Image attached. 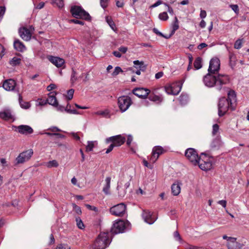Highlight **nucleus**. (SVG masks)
Returning <instances> with one entry per match:
<instances>
[{"mask_svg": "<svg viewBox=\"0 0 249 249\" xmlns=\"http://www.w3.org/2000/svg\"><path fill=\"white\" fill-rule=\"evenodd\" d=\"M47 130L51 131L52 133H56V132L61 131V130L56 126H52L48 129Z\"/></svg>", "mask_w": 249, "mask_h": 249, "instance_id": "53", "label": "nucleus"}, {"mask_svg": "<svg viewBox=\"0 0 249 249\" xmlns=\"http://www.w3.org/2000/svg\"><path fill=\"white\" fill-rule=\"evenodd\" d=\"M231 108L230 104L225 97H222L219 99L218 104V115L220 117L223 116Z\"/></svg>", "mask_w": 249, "mask_h": 249, "instance_id": "9", "label": "nucleus"}, {"mask_svg": "<svg viewBox=\"0 0 249 249\" xmlns=\"http://www.w3.org/2000/svg\"><path fill=\"white\" fill-rule=\"evenodd\" d=\"M70 22H72V23H74L75 24H80L82 25H83L84 24V22L83 21L78 20V19H71V20H70Z\"/></svg>", "mask_w": 249, "mask_h": 249, "instance_id": "61", "label": "nucleus"}, {"mask_svg": "<svg viewBox=\"0 0 249 249\" xmlns=\"http://www.w3.org/2000/svg\"><path fill=\"white\" fill-rule=\"evenodd\" d=\"M196 165H198L199 168L204 171L209 170L212 168V161L208 159L203 160L201 157L199 158Z\"/></svg>", "mask_w": 249, "mask_h": 249, "instance_id": "14", "label": "nucleus"}, {"mask_svg": "<svg viewBox=\"0 0 249 249\" xmlns=\"http://www.w3.org/2000/svg\"><path fill=\"white\" fill-rule=\"evenodd\" d=\"M2 86L6 90H13L16 86V82L11 79H8L3 82Z\"/></svg>", "mask_w": 249, "mask_h": 249, "instance_id": "21", "label": "nucleus"}, {"mask_svg": "<svg viewBox=\"0 0 249 249\" xmlns=\"http://www.w3.org/2000/svg\"><path fill=\"white\" fill-rule=\"evenodd\" d=\"M14 47L16 50L23 52L26 50V47L23 43L18 39H15L14 42Z\"/></svg>", "mask_w": 249, "mask_h": 249, "instance_id": "23", "label": "nucleus"}, {"mask_svg": "<svg viewBox=\"0 0 249 249\" xmlns=\"http://www.w3.org/2000/svg\"><path fill=\"white\" fill-rule=\"evenodd\" d=\"M73 93L74 90L73 89H71L67 91V98L68 100H70L72 98Z\"/></svg>", "mask_w": 249, "mask_h": 249, "instance_id": "48", "label": "nucleus"}, {"mask_svg": "<svg viewBox=\"0 0 249 249\" xmlns=\"http://www.w3.org/2000/svg\"><path fill=\"white\" fill-rule=\"evenodd\" d=\"M77 80V73L75 71L72 69L71 75V81L72 84H74Z\"/></svg>", "mask_w": 249, "mask_h": 249, "instance_id": "43", "label": "nucleus"}, {"mask_svg": "<svg viewBox=\"0 0 249 249\" xmlns=\"http://www.w3.org/2000/svg\"><path fill=\"white\" fill-rule=\"evenodd\" d=\"M47 102L48 104L53 106L57 105V101L55 97V94L53 92H51L48 95V97L47 99Z\"/></svg>", "mask_w": 249, "mask_h": 249, "instance_id": "24", "label": "nucleus"}, {"mask_svg": "<svg viewBox=\"0 0 249 249\" xmlns=\"http://www.w3.org/2000/svg\"><path fill=\"white\" fill-rule=\"evenodd\" d=\"M130 229V223L127 220H118L114 221L111 228L112 233H123Z\"/></svg>", "mask_w": 249, "mask_h": 249, "instance_id": "3", "label": "nucleus"}, {"mask_svg": "<svg viewBox=\"0 0 249 249\" xmlns=\"http://www.w3.org/2000/svg\"><path fill=\"white\" fill-rule=\"evenodd\" d=\"M142 163H143V164L144 166L150 169H153V165L152 164H151V163H149L148 162V161L145 160V159H143V160H142Z\"/></svg>", "mask_w": 249, "mask_h": 249, "instance_id": "51", "label": "nucleus"}, {"mask_svg": "<svg viewBox=\"0 0 249 249\" xmlns=\"http://www.w3.org/2000/svg\"><path fill=\"white\" fill-rule=\"evenodd\" d=\"M181 183L178 181L174 182L171 186L172 193L174 196H178L180 193Z\"/></svg>", "mask_w": 249, "mask_h": 249, "instance_id": "22", "label": "nucleus"}, {"mask_svg": "<svg viewBox=\"0 0 249 249\" xmlns=\"http://www.w3.org/2000/svg\"><path fill=\"white\" fill-rule=\"evenodd\" d=\"M59 165L56 160H50L46 163V166L48 168L57 167Z\"/></svg>", "mask_w": 249, "mask_h": 249, "instance_id": "38", "label": "nucleus"}, {"mask_svg": "<svg viewBox=\"0 0 249 249\" xmlns=\"http://www.w3.org/2000/svg\"><path fill=\"white\" fill-rule=\"evenodd\" d=\"M133 63L136 68L140 69V70H142V71H144L146 68V66L142 61H139V60H135L134 61Z\"/></svg>", "mask_w": 249, "mask_h": 249, "instance_id": "32", "label": "nucleus"}, {"mask_svg": "<svg viewBox=\"0 0 249 249\" xmlns=\"http://www.w3.org/2000/svg\"><path fill=\"white\" fill-rule=\"evenodd\" d=\"M53 1L59 8H61L64 6L63 0H53Z\"/></svg>", "mask_w": 249, "mask_h": 249, "instance_id": "44", "label": "nucleus"}, {"mask_svg": "<svg viewBox=\"0 0 249 249\" xmlns=\"http://www.w3.org/2000/svg\"><path fill=\"white\" fill-rule=\"evenodd\" d=\"M163 4L167 8V11L169 12V13L171 15H173L174 13L173 8L167 3L164 2Z\"/></svg>", "mask_w": 249, "mask_h": 249, "instance_id": "52", "label": "nucleus"}, {"mask_svg": "<svg viewBox=\"0 0 249 249\" xmlns=\"http://www.w3.org/2000/svg\"><path fill=\"white\" fill-rule=\"evenodd\" d=\"M54 107H56L57 110H58L59 111H61V112H63L64 111H66V107H65L63 106L59 105L58 103H57V105H56Z\"/></svg>", "mask_w": 249, "mask_h": 249, "instance_id": "56", "label": "nucleus"}, {"mask_svg": "<svg viewBox=\"0 0 249 249\" xmlns=\"http://www.w3.org/2000/svg\"><path fill=\"white\" fill-rule=\"evenodd\" d=\"M153 31L154 33H155L156 35H159L160 36H163L165 38H167V37H165L163 36V35L160 32L157 28H153Z\"/></svg>", "mask_w": 249, "mask_h": 249, "instance_id": "62", "label": "nucleus"}, {"mask_svg": "<svg viewBox=\"0 0 249 249\" xmlns=\"http://www.w3.org/2000/svg\"><path fill=\"white\" fill-rule=\"evenodd\" d=\"M149 99L150 101L157 102V103H160L163 100L161 95H157L154 93H152L149 95Z\"/></svg>", "mask_w": 249, "mask_h": 249, "instance_id": "29", "label": "nucleus"}, {"mask_svg": "<svg viewBox=\"0 0 249 249\" xmlns=\"http://www.w3.org/2000/svg\"><path fill=\"white\" fill-rule=\"evenodd\" d=\"M125 211L126 205L123 203L115 205L110 209V212L112 214L119 216H123Z\"/></svg>", "mask_w": 249, "mask_h": 249, "instance_id": "10", "label": "nucleus"}, {"mask_svg": "<svg viewBox=\"0 0 249 249\" xmlns=\"http://www.w3.org/2000/svg\"><path fill=\"white\" fill-rule=\"evenodd\" d=\"M18 132L21 134L28 135L33 133V128L28 125H20L17 127Z\"/></svg>", "mask_w": 249, "mask_h": 249, "instance_id": "19", "label": "nucleus"}, {"mask_svg": "<svg viewBox=\"0 0 249 249\" xmlns=\"http://www.w3.org/2000/svg\"><path fill=\"white\" fill-rule=\"evenodd\" d=\"M109 233L106 232H101L93 245L94 249H105L109 246L111 243Z\"/></svg>", "mask_w": 249, "mask_h": 249, "instance_id": "2", "label": "nucleus"}, {"mask_svg": "<svg viewBox=\"0 0 249 249\" xmlns=\"http://www.w3.org/2000/svg\"><path fill=\"white\" fill-rule=\"evenodd\" d=\"M150 92L149 89L142 88H136L132 90V93L134 95L141 98H146Z\"/></svg>", "mask_w": 249, "mask_h": 249, "instance_id": "15", "label": "nucleus"}, {"mask_svg": "<svg viewBox=\"0 0 249 249\" xmlns=\"http://www.w3.org/2000/svg\"><path fill=\"white\" fill-rule=\"evenodd\" d=\"M185 155L187 159L195 165L197 164V161L200 158L199 157L196 149L192 148H188L185 151Z\"/></svg>", "mask_w": 249, "mask_h": 249, "instance_id": "7", "label": "nucleus"}, {"mask_svg": "<svg viewBox=\"0 0 249 249\" xmlns=\"http://www.w3.org/2000/svg\"><path fill=\"white\" fill-rule=\"evenodd\" d=\"M210 73L207 74L203 77L204 85L209 88L215 86L216 89L219 91H226L227 90V85L230 83V78L227 75Z\"/></svg>", "mask_w": 249, "mask_h": 249, "instance_id": "1", "label": "nucleus"}, {"mask_svg": "<svg viewBox=\"0 0 249 249\" xmlns=\"http://www.w3.org/2000/svg\"><path fill=\"white\" fill-rule=\"evenodd\" d=\"M228 89L227 91H228V98L227 99V101L230 104L231 108V110L234 109V105L236 102V96L234 91L232 90H228L229 89ZM223 92V91H221ZM226 92L224 91V92Z\"/></svg>", "mask_w": 249, "mask_h": 249, "instance_id": "17", "label": "nucleus"}, {"mask_svg": "<svg viewBox=\"0 0 249 249\" xmlns=\"http://www.w3.org/2000/svg\"><path fill=\"white\" fill-rule=\"evenodd\" d=\"M242 39H237L234 45V48L236 49H239L242 47Z\"/></svg>", "mask_w": 249, "mask_h": 249, "instance_id": "46", "label": "nucleus"}, {"mask_svg": "<svg viewBox=\"0 0 249 249\" xmlns=\"http://www.w3.org/2000/svg\"><path fill=\"white\" fill-rule=\"evenodd\" d=\"M219 130V126L217 124H214L213 126L212 134L213 135H216Z\"/></svg>", "mask_w": 249, "mask_h": 249, "instance_id": "49", "label": "nucleus"}, {"mask_svg": "<svg viewBox=\"0 0 249 249\" xmlns=\"http://www.w3.org/2000/svg\"><path fill=\"white\" fill-rule=\"evenodd\" d=\"M76 225L80 229H83L85 228L84 224H83L81 219L79 217H76L75 218Z\"/></svg>", "mask_w": 249, "mask_h": 249, "instance_id": "39", "label": "nucleus"}, {"mask_svg": "<svg viewBox=\"0 0 249 249\" xmlns=\"http://www.w3.org/2000/svg\"><path fill=\"white\" fill-rule=\"evenodd\" d=\"M108 0H100V5L101 7L105 9L107 6Z\"/></svg>", "mask_w": 249, "mask_h": 249, "instance_id": "60", "label": "nucleus"}, {"mask_svg": "<svg viewBox=\"0 0 249 249\" xmlns=\"http://www.w3.org/2000/svg\"><path fill=\"white\" fill-rule=\"evenodd\" d=\"M71 13L73 17L76 18H80L87 20L90 19V16L89 14L80 6H72L71 8Z\"/></svg>", "mask_w": 249, "mask_h": 249, "instance_id": "4", "label": "nucleus"}, {"mask_svg": "<svg viewBox=\"0 0 249 249\" xmlns=\"http://www.w3.org/2000/svg\"><path fill=\"white\" fill-rule=\"evenodd\" d=\"M220 62L219 58L214 57L211 59L209 63L208 72L216 73L220 69Z\"/></svg>", "mask_w": 249, "mask_h": 249, "instance_id": "12", "label": "nucleus"}, {"mask_svg": "<svg viewBox=\"0 0 249 249\" xmlns=\"http://www.w3.org/2000/svg\"><path fill=\"white\" fill-rule=\"evenodd\" d=\"M122 72L123 70H122V69L120 67L117 66L115 68V69L112 73V75L113 76H115L119 74L120 72Z\"/></svg>", "mask_w": 249, "mask_h": 249, "instance_id": "45", "label": "nucleus"}, {"mask_svg": "<svg viewBox=\"0 0 249 249\" xmlns=\"http://www.w3.org/2000/svg\"><path fill=\"white\" fill-rule=\"evenodd\" d=\"M243 245L236 242V238L232 237L227 243L228 249H236V248H242Z\"/></svg>", "mask_w": 249, "mask_h": 249, "instance_id": "20", "label": "nucleus"}, {"mask_svg": "<svg viewBox=\"0 0 249 249\" xmlns=\"http://www.w3.org/2000/svg\"><path fill=\"white\" fill-rule=\"evenodd\" d=\"M34 153L32 149L22 152L20 153L15 160V165L22 164L30 159Z\"/></svg>", "mask_w": 249, "mask_h": 249, "instance_id": "6", "label": "nucleus"}, {"mask_svg": "<svg viewBox=\"0 0 249 249\" xmlns=\"http://www.w3.org/2000/svg\"><path fill=\"white\" fill-rule=\"evenodd\" d=\"M97 144V141H88V144L86 147V150L87 152H90L93 150L95 144Z\"/></svg>", "mask_w": 249, "mask_h": 249, "instance_id": "34", "label": "nucleus"}, {"mask_svg": "<svg viewBox=\"0 0 249 249\" xmlns=\"http://www.w3.org/2000/svg\"><path fill=\"white\" fill-rule=\"evenodd\" d=\"M106 21L107 22V23H108V24L109 25V26L110 27V28L113 30V31H115L116 30V26H115V24H114V22L112 20V19H111V18H109L108 17H107L106 18Z\"/></svg>", "mask_w": 249, "mask_h": 249, "instance_id": "42", "label": "nucleus"}, {"mask_svg": "<svg viewBox=\"0 0 249 249\" xmlns=\"http://www.w3.org/2000/svg\"><path fill=\"white\" fill-rule=\"evenodd\" d=\"M174 89L173 87H172V84L167 85L164 87L165 91L168 94L176 95L179 93V89H178V90L173 91Z\"/></svg>", "mask_w": 249, "mask_h": 249, "instance_id": "27", "label": "nucleus"}, {"mask_svg": "<svg viewBox=\"0 0 249 249\" xmlns=\"http://www.w3.org/2000/svg\"><path fill=\"white\" fill-rule=\"evenodd\" d=\"M231 9L235 13H238L239 11L238 6L236 4H231L230 5Z\"/></svg>", "mask_w": 249, "mask_h": 249, "instance_id": "59", "label": "nucleus"}, {"mask_svg": "<svg viewBox=\"0 0 249 249\" xmlns=\"http://www.w3.org/2000/svg\"><path fill=\"white\" fill-rule=\"evenodd\" d=\"M18 102L20 107L23 109H27L31 107L30 104L29 102L23 101L22 97L19 93H18Z\"/></svg>", "mask_w": 249, "mask_h": 249, "instance_id": "28", "label": "nucleus"}, {"mask_svg": "<svg viewBox=\"0 0 249 249\" xmlns=\"http://www.w3.org/2000/svg\"><path fill=\"white\" fill-rule=\"evenodd\" d=\"M163 153V148L160 146H155L153 148L152 155L149 159L150 162L155 163L158 159L160 155Z\"/></svg>", "mask_w": 249, "mask_h": 249, "instance_id": "13", "label": "nucleus"}, {"mask_svg": "<svg viewBox=\"0 0 249 249\" xmlns=\"http://www.w3.org/2000/svg\"><path fill=\"white\" fill-rule=\"evenodd\" d=\"M162 3V2L161 0H158L156 2H155L153 4H152L150 6V7L151 8H155V7H156L158 6L159 5L161 4Z\"/></svg>", "mask_w": 249, "mask_h": 249, "instance_id": "64", "label": "nucleus"}, {"mask_svg": "<svg viewBox=\"0 0 249 249\" xmlns=\"http://www.w3.org/2000/svg\"><path fill=\"white\" fill-rule=\"evenodd\" d=\"M194 67L196 70H199L202 67V59L200 57H197L194 63Z\"/></svg>", "mask_w": 249, "mask_h": 249, "instance_id": "37", "label": "nucleus"}, {"mask_svg": "<svg viewBox=\"0 0 249 249\" xmlns=\"http://www.w3.org/2000/svg\"><path fill=\"white\" fill-rule=\"evenodd\" d=\"M95 114L98 115H101L107 118H109L111 116L110 111L108 109L98 111L96 112Z\"/></svg>", "mask_w": 249, "mask_h": 249, "instance_id": "31", "label": "nucleus"}, {"mask_svg": "<svg viewBox=\"0 0 249 249\" xmlns=\"http://www.w3.org/2000/svg\"><path fill=\"white\" fill-rule=\"evenodd\" d=\"M69 105L68 104L66 107V112L67 113H70V114H77L78 112L75 109H70L68 107Z\"/></svg>", "mask_w": 249, "mask_h": 249, "instance_id": "57", "label": "nucleus"}, {"mask_svg": "<svg viewBox=\"0 0 249 249\" xmlns=\"http://www.w3.org/2000/svg\"><path fill=\"white\" fill-rule=\"evenodd\" d=\"M110 181H111V178L110 177H107L105 179L106 184L105 185L103 189V192L106 195H109V189L110 187Z\"/></svg>", "mask_w": 249, "mask_h": 249, "instance_id": "26", "label": "nucleus"}, {"mask_svg": "<svg viewBox=\"0 0 249 249\" xmlns=\"http://www.w3.org/2000/svg\"><path fill=\"white\" fill-rule=\"evenodd\" d=\"M172 87H173L174 88L173 91L178 90V88H179V92L181 89V86L179 84L173 83L172 84Z\"/></svg>", "mask_w": 249, "mask_h": 249, "instance_id": "55", "label": "nucleus"}, {"mask_svg": "<svg viewBox=\"0 0 249 249\" xmlns=\"http://www.w3.org/2000/svg\"><path fill=\"white\" fill-rule=\"evenodd\" d=\"M116 5L118 7H123L124 5V0H115Z\"/></svg>", "mask_w": 249, "mask_h": 249, "instance_id": "58", "label": "nucleus"}, {"mask_svg": "<svg viewBox=\"0 0 249 249\" xmlns=\"http://www.w3.org/2000/svg\"><path fill=\"white\" fill-rule=\"evenodd\" d=\"M0 118L6 121H8L13 119V116L10 110H5L0 112Z\"/></svg>", "mask_w": 249, "mask_h": 249, "instance_id": "25", "label": "nucleus"}, {"mask_svg": "<svg viewBox=\"0 0 249 249\" xmlns=\"http://www.w3.org/2000/svg\"><path fill=\"white\" fill-rule=\"evenodd\" d=\"M6 11V7L5 6H0V22L2 19Z\"/></svg>", "mask_w": 249, "mask_h": 249, "instance_id": "47", "label": "nucleus"}, {"mask_svg": "<svg viewBox=\"0 0 249 249\" xmlns=\"http://www.w3.org/2000/svg\"><path fill=\"white\" fill-rule=\"evenodd\" d=\"M35 29L33 26H30L29 28L26 27H21L18 30L20 36L24 40L29 41L32 36V35Z\"/></svg>", "mask_w": 249, "mask_h": 249, "instance_id": "8", "label": "nucleus"}, {"mask_svg": "<svg viewBox=\"0 0 249 249\" xmlns=\"http://www.w3.org/2000/svg\"><path fill=\"white\" fill-rule=\"evenodd\" d=\"M21 59L17 57H14L9 61V64L12 66H16L20 64Z\"/></svg>", "mask_w": 249, "mask_h": 249, "instance_id": "36", "label": "nucleus"}, {"mask_svg": "<svg viewBox=\"0 0 249 249\" xmlns=\"http://www.w3.org/2000/svg\"><path fill=\"white\" fill-rule=\"evenodd\" d=\"M188 99L189 97L187 94H182L179 98V103L182 106L185 105L187 103Z\"/></svg>", "mask_w": 249, "mask_h": 249, "instance_id": "35", "label": "nucleus"}, {"mask_svg": "<svg viewBox=\"0 0 249 249\" xmlns=\"http://www.w3.org/2000/svg\"><path fill=\"white\" fill-rule=\"evenodd\" d=\"M172 31L171 33V35H173L178 28H179V23L178 20L177 18V17H175L174 21L172 25Z\"/></svg>", "mask_w": 249, "mask_h": 249, "instance_id": "33", "label": "nucleus"}, {"mask_svg": "<svg viewBox=\"0 0 249 249\" xmlns=\"http://www.w3.org/2000/svg\"><path fill=\"white\" fill-rule=\"evenodd\" d=\"M48 59L57 68L61 67L65 63V60L59 57L49 55Z\"/></svg>", "mask_w": 249, "mask_h": 249, "instance_id": "18", "label": "nucleus"}, {"mask_svg": "<svg viewBox=\"0 0 249 249\" xmlns=\"http://www.w3.org/2000/svg\"><path fill=\"white\" fill-rule=\"evenodd\" d=\"M132 101L130 97L128 96H122L118 99V105L122 112L126 111L131 105Z\"/></svg>", "mask_w": 249, "mask_h": 249, "instance_id": "5", "label": "nucleus"}, {"mask_svg": "<svg viewBox=\"0 0 249 249\" xmlns=\"http://www.w3.org/2000/svg\"><path fill=\"white\" fill-rule=\"evenodd\" d=\"M125 141V137L121 135H118L107 138L106 142L107 143L112 142L115 146H120Z\"/></svg>", "mask_w": 249, "mask_h": 249, "instance_id": "11", "label": "nucleus"}, {"mask_svg": "<svg viewBox=\"0 0 249 249\" xmlns=\"http://www.w3.org/2000/svg\"><path fill=\"white\" fill-rule=\"evenodd\" d=\"M159 18L161 20L165 21V20H167L168 19L169 17L168 16V14H167V12H163L162 13H160L159 15Z\"/></svg>", "mask_w": 249, "mask_h": 249, "instance_id": "41", "label": "nucleus"}, {"mask_svg": "<svg viewBox=\"0 0 249 249\" xmlns=\"http://www.w3.org/2000/svg\"><path fill=\"white\" fill-rule=\"evenodd\" d=\"M46 104V101L45 100L39 99H38L36 101V105L38 106H42Z\"/></svg>", "mask_w": 249, "mask_h": 249, "instance_id": "54", "label": "nucleus"}, {"mask_svg": "<svg viewBox=\"0 0 249 249\" xmlns=\"http://www.w3.org/2000/svg\"><path fill=\"white\" fill-rule=\"evenodd\" d=\"M72 206L73 211H74L77 215L81 214L82 211L81 208L79 206L76 205L75 203H72Z\"/></svg>", "mask_w": 249, "mask_h": 249, "instance_id": "40", "label": "nucleus"}, {"mask_svg": "<svg viewBox=\"0 0 249 249\" xmlns=\"http://www.w3.org/2000/svg\"><path fill=\"white\" fill-rule=\"evenodd\" d=\"M174 237L175 239L176 240L178 241L179 242V243L182 242V239L178 232V231H176L174 233Z\"/></svg>", "mask_w": 249, "mask_h": 249, "instance_id": "50", "label": "nucleus"}, {"mask_svg": "<svg viewBox=\"0 0 249 249\" xmlns=\"http://www.w3.org/2000/svg\"><path fill=\"white\" fill-rule=\"evenodd\" d=\"M71 135L73 137L74 139H75L76 141H80V138L78 136L77 133L72 132L71 133Z\"/></svg>", "mask_w": 249, "mask_h": 249, "instance_id": "63", "label": "nucleus"}, {"mask_svg": "<svg viewBox=\"0 0 249 249\" xmlns=\"http://www.w3.org/2000/svg\"><path fill=\"white\" fill-rule=\"evenodd\" d=\"M222 145V142L219 138L214 139L211 144V147L213 149H218Z\"/></svg>", "mask_w": 249, "mask_h": 249, "instance_id": "30", "label": "nucleus"}, {"mask_svg": "<svg viewBox=\"0 0 249 249\" xmlns=\"http://www.w3.org/2000/svg\"><path fill=\"white\" fill-rule=\"evenodd\" d=\"M142 216L144 221L150 225L153 224L157 219V217L153 215V213L149 211H143Z\"/></svg>", "mask_w": 249, "mask_h": 249, "instance_id": "16", "label": "nucleus"}]
</instances>
